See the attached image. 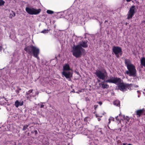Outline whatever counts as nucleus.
<instances>
[{"mask_svg": "<svg viewBox=\"0 0 145 145\" xmlns=\"http://www.w3.org/2000/svg\"><path fill=\"white\" fill-rule=\"evenodd\" d=\"M128 70L126 71V73L130 76L137 77V71L135 66L132 64L130 60L127 59H124Z\"/></svg>", "mask_w": 145, "mask_h": 145, "instance_id": "f257e3e1", "label": "nucleus"}, {"mask_svg": "<svg viewBox=\"0 0 145 145\" xmlns=\"http://www.w3.org/2000/svg\"><path fill=\"white\" fill-rule=\"evenodd\" d=\"M24 50L30 55H33V56L39 59L38 56L39 54L40 50L39 48L32 45L25 47Z\"/></svg>", "mask_w": 145, "mask_h": 145, "instance_id": "f03ea898", "label": "nucleus"}, {"mask_svg": "<svg viewBox=\"0 0 145 145\" xmlns=\"http://www.w3.org/2000/svg\"><path fill=\"white\" fill-rule=\"evenodd\" d=\"M72 49L71 52L73 56L77 58L80 57L82 54V42H80L78 45H74Z\"/></svg>", "mask_w": 145, "mask_h": 145, "instance_id": "7ed1b4c3", "label": "nucleus"}, {"mask_svg": "<svg viewBox=\"0 0 145 145\" xmlns=\"http://www.w3.org/2000/svg\"><path fill=\"white\" fill-rule=\"evenodd\" d=\"M95 74L96 76L100 79L105 81V79L107 78L108 74L106 71L105 69H103L102 71H96Z\"/></svg>", "mask_w": 145, "mask_h": 145, "instance_id": "20e7f679", "label": "nucleus"}, {"mask_svg": "<svg viewBox=\"0 0 145 145\" xmlns=\"http://www.w3.org/2000/svg\"><path fill=\"white\" fill-rule=\"evenodd\" d=\"M25 10L26 12L30 15L38 14L41 11L40 9H36L34 8H30L28 7H26Z\"/></svg>", "mask_w": 145, "mask_h": 145, "instance_id": "39448f33", "label": "nucleus"}, {"mask_svg": "<svg viewBox=\"0 0 145 145\" xmlns=\"http://www.w3.org/2000/svg\"><path fill=\"white\" fill-rule=\"evenodd\" d=\"M120 81L121 78L111 76L109 78L108 80L104 81V82L114 83L117 85L118 83L120 82Z\"/></svg>", "mask_w": 145, "mask_h": 145, "instance_id": "423d86ee", "label": "nucleus"}, {"mask_svg": "<svg viewBox=\"0 0 145 145\" xmlns=\"http://www.w3.org/2000/svg\"><path fill=\"white\" fill-rule=\"evenodd\" d=\"M136 9L134 6H132L130 8L127 14V19H131L136 12Z\"/></svg>", "mask_w": 145, "mask_h": 145, "instance_id": "0eeeda50", "label": "nucleus"}, {"mask_svg": "<svg viewBox=\"0 0 145 145\" xmlns=\"http://www.w3.org/2000/svg\"><path fill=\"white\" fill-rule=\"evenodd\" d=\"M112 51L117 57H119V54H120L121 56L122 55V49L120 47L115 46H113L112 48Z\"/></svg>", "mask_w": 145, "mask_h": 145, "instance_id": "6e6552de", "label": "nucleus"}, {"mask_svg": "<svg viewBox=\"0 0 145 145\" xmlns=\"http://www.w3.org/2000/svg\"><path fill=\"white\" fill-rule=\"evenodd\" d=\"M117 85H118V89L120 90L123 91H124L126 90L127 86L125 84L123 83L122 80L121 79L120 82L118 83Z\"/></svg>", "mask_w": 145, "mask_h": 145, "instance_id": "1a4fd4ad", "label": "nucleus"}, {"mask_svg": "<svg viewBox=\"0 0 145 145\" xmlns=\"http://www.w3.org/2000/svg\"><path fill=\"white\" fill-rule=\"evenodd\" d=\"M119 117H122L123 118V120L125 122V123H127L129 120V118L127 116H125L124 115H123L121 116V113H120V114H119L118 116H117L116 117V120L118 121L119 123H120L121 122V120L120 118H118Z\"/></svg>", "mask_w": 145, "mask_h": 145, "instance_id": "9d476101", "label": "nucleus"}, {"mask_svg": "<svg viewBox=\"0 0 145 145\" xmlns=\"http://www.w3.org/2000/svg\"><path fill=\"white\" fill-rule=\"evenodd\" d=\"M62 74L66 78H70L71 76V73L70 71H63Z\"/></svg>", "mask_w": 145, "mask_h": 145, "instance_id": "9b49d317", "label": "nucleus"}, {"mask_svg": "<svg viewBox=\"0 0 145 145\" xmlns=\"http://www.w3.org/2000/svg\"><path fill=\"white\" fill-rule=\"evenodd\" d=\"M24 104V102L22 101V102H20L18 100H16L15 103V105L17 108H18L20 106H22Z\"/></svg>", "mask_w": 145, "mask_h": 145, "instance_id": "f8f14e48", "label": "nucleus"}, {"mask_svg": "<svg viewBox=\"0 0 145 145\" xmlns=\"http://www.w3.org/2000/svg\"><path fill=\"white\" fill-rule=\"evenodd\" d=\"M145 110L144 109H142L138 110L136 112L138 116V117H139L141 115L143 114V113Z\"/></svg>", "mask_w": 145, "mask_h": 145, "instance_id": "ddd939ff", "label": "nucleus"}, {"mask_svg": "<svg viewBox=\"0 0 145 145\" xmlns=\"http://www.w3.org/2000/svg\"><path fill=\"white\" fill-rule=\"evenodd\" d=\"M70 70L69 65L68 64H66L63 67V71H66Z\"/></svg>", "mask_w": 145, "mask_h": 145, "instance_id": "4468645a", "label": "nucleus"}, {"mask_svg": "<svg viewBox=\"0 0 145 145\" xmlns=\"http://www.w3.org/2000/svg\"><path fill=\"white\" fill-rule=\"evenodd\" d=\"M140 63L141 65L145 67V58L144 57H141L140 59Z\"/></svg>", "mask_w": 145, "mask_h": 145, "instance_id": "2eb2a0df", "label": "nucleus"}, {"mask_svg": "<svg viewBox=\"0 0 145 145\" xmlns=\"http://www.w3.org/2000/svg\"><path fill=\"white\" fill-rule=\"evenodd\" d=\"M88 40H86L84 41H82V47L84 48H86L88 47V45L87 44Z\"/></svg>", "mask_w": 145, "mask_h": 145, "instance_id": "dca6fc26", "label": "nucleus"}, {"mask_svg": "<svg viewBox=\"0 0 145 145\" xmlns=\"http://www.w3.org/2000/svg\"><path fill=\"white\" fill-rule=\"evenodd\" d=\"M102 88L103 89L107 88L109 87V85L106 84H104L103 82L101 84Z\"/></svg>", "mask_w": 145, "mask_h": 145, "instance_id": "f3484780", "label": "nucleus"}, {"mask_svg": "<svg viewBox=\"0 0 145 145\" xmlns=\"http://www.w3.org/2000/svg\"><path fill=\"white\" fill-rule=\"evenodd\" d=\"M12 13H10L9 14V17L10 18L12 19L13 17L16 16L15 13L13 11H12Z\"/></svg>", "mask_w": 145, "mask_h": 145, "instance_id": "a211bd4d", "label": "nucleus"}, {"mask_svg": "<svg viewBox=\"0 0 145 145\" xmlns=\"http://www.w3.org/2000/svg\"><path fill=\"white\" fill-rule=\"evenodd\" d=\"M114 104L117 106H119L120 105V102L118 100H116L114 102Z\"/></svg>", "mask_w": 145, "mask_h": 145, "instance_id": "6ab92c4d", "label": "nucleus"}, {"mask_svg": "<svg viewBox=\"0 0 145 145\" xmlns=\"http://www.w3.org/2000/svg\"><path fill=\"white\" fill-rule=\"evenodd\" d=\"M31 123H29L28 125H24L23 126V128L22 129V130L25 131L27 129H27L29 125Z\"/></svg>", "mask_w": 145, "mask_h": 145, "instance_id": "aec40b11", "label": "nucleus"}, {"mask_svg": "<svg viewBox=\"0 0 145 145\" xmlns=\"http://www.w3.org/2000/svg\"><path fill=\"white\" fill-rule=\"evenodd\" d=\"M35 96V95L30 94L29 95H27V99L30 100L32 97H34Z\"/></svg>", "mask_w": 145, "mask_h": 145, "instance_id": "412c9836", "label": "nucleus"}, {"mask_svg": "<svg viewBox=\"0 0 145 145\" xmlns=\"http://www.w3.org/2000/svg\"><path fill=\"white\" fill-rule=\"evenodd\" d=\"M49 31V30H48V29H45L42 31L41 32V33H48Z\"/></svg>", "mask_w": 145, "mask_h": 145, "instance_id": "4be33fe9", "label": "nucleus"}, {"mask_svg": "<svg viewBox=\"0 0 145 145\" xmlns=\"http://www.w3.org/2000/svg\"><path fill=\"white\" fill-rule=\"evenodd\" d=\"M33 90L32 89H30L26 92V95H29L31 93H32Z\"/></svg>", "mask_w": 145, "mask_h": 145, "instance_id": "5701e85b", "label": "nucleus"}, {"mask_svg": "<svg viewBox=\"0 0 145 145\" xmlns=\"http://www.w3.org/2000/svg\"><path fill=\"white\" fill-rule=\"evenodd\" d=\"M5 2L3 0H0V7L4 5Z\"/></svg>", "mask_w": 145, "mask_h": 145, "instance_id": "b1692460", "label": "nucleus"}, {"mask_svg": "<svg viewBox=\"0 0 145 145\" xmlns=\"http://www.w3.org/2000/svg\"><path fill=\"white\" fill-rule=\"evenodd\" d=\"M108 120H109V122H108V124H109L110 123L111 121H114V118H113L112 117H111Z\"/></svg>", "mask_w": 145, "mask_h": 145, "instance_id": "393cba45", "label": "nucleus"}, {"mask_svg": "<svg viewBox=\"0 0 145 145\" xmlns=\"http://www.w3.org/2000/svg\"><path fill=\"white\" fill-rule=\"evenodd\" d=\"M46 12L49 14H52L54 13V12L50 10H48L46 11Z\"/></svg>", "mask_w": 145, "mask_h": 145, "instance_id": "a878e982", "label": "nucleus"}, {"mask_svg": "<svg viewBox=\"0 0 145 145\" xmlns=\"http://www.w3.org/2000/svg\"><path fill=\"white\" fill-rule=\"evenodd\" d=\"M90 118L89 117H86L84 119V121L86 122V123H87V122H88V121L90 120Z\"/></svg>", "mask_w": 145, "mask_h": 145, "instance_id": "bb28decb", "label": "nucleus"}, {"mask_svg": "<svg viewBox=\"0 0 145 145\" xmlns=\"http://www.w3.org/2000/svg\"><path fill=\"white\" fill-rule=\"evenodd\" d=\"M31 133H34L35 135H37L38 134V132L37 130H34L33 131H32Z\"/></svg>", "mask_w": 145, "mask_h": 145, "instance_id": "cd10ccee", "label": "nucleus"}, {"mask_svg": "<svg viewBox=\"0 0 145 145\" xmlns=\"http://www.w3.org/2000/svg\"><path fill=\"white\" fill-rule=\"evenodd\" d=\"M122 145H133L132 144H127V143H123L122 144Z\"/></svg>", "mask_w": 145, "mask_h": 145, "instance_id": "c85d7f7f", "label": "nucleus"}, {"mask_svg": "<svg viewBox=\"0 0 145 145\" xmlns=\"http://www.w3.org/2000/svg\"><path fill=\"white\" fill-rule=\"evenodd\" d=\"M89 35V34L87 33H86L85 34V38H87V37L88 35Z\"/></svg>", "mask_w": 145, "mask_h": 145, "instance_id": "c756f323", "label": "nucleus"}, {"mask_svg": "<svg viewBox=\"0 0 145 145\" xmlns=\"http://www.w3.org/2000/svg\"><path fill=\"white\" fill-rule=\"evenodd\" d=\"M44 105L42 104L40 105V107L41 108H43L44 107Z\"/></svg>", "mask_w": 145, "mask_h": 145, "instance_id": "7c9ffc66", "label": "nucleus"}, {"mask_svg": "<svg viewBox=\"0 0 145 145\" xmlns=\"http://www.w3.org/2000/svg\"><path fill=\"white\" fill-rule=\"evenodd\" d=\"M98 106V105H95L94 106V107L95 109H96V108Z\"/></svg>", "mask_w": 145, "mask_h": 145, "instance_id": "2f4dec72", "label": "nucleus"}, {"mask_svg": "<svg viewBox=\"0 0 145 145\" xmlns=\"http://www.w3.org/2000/svg\"><path fill=\"white\" fill-rule=\"evenodd\" d=\"M2 48L3 47L2 46H0V52L1 51L2 49Z\"/></svg>", "mask_w": 145, "mask_h": 145, "instance_id": "473e14b6", "label": "nucleus"}, {"mask_svg": "<svg viewBox=\"0 0 145 145\" xmlns=\"http://www.w3.org/2000/svg\"><path fill=\"white\" fill-rule=\"evenodd\" d=\"M82 54H83V53L84 52H85V50H84V49H83L82 48Z\"/></svg>", "mask_w": 145, "mask_h": 145, "instance_id": "72a5a7b5", "label": "nucleus"}, {"mask_svg": "<svg viewBox=\"0 0 145 145\" xmlns=\"http://www.w3.org/2000/svg\"><path fill=\"white\" fill-rule=\"evenodd\" d=\"M99 103L100 105H101L102 104V103L101 102H99Z\"/></svg>", "mask_w": 145, "mask_h": 145, "instance_id": "f704fd0d", "label": "nucleus"}, {"mask_svg": "<svg viewBox=\"0 0 145 145\" xmlns=\"http://www.w3.org/2000/svg\"><path fill=\"white\" fill-rule=\"evenodd\" d=\"M27 135H28V136H30V134L29 133H27Z\"/></svg>", "mask_w": 145, "mask_h": 145, "instance_id": "c9c22d12", "label": "nucleus"}, {"mask_svg": "<svg viewBox=\"0 0 145 145\" xmlns=\"http://www.w3.org/2000/svg\"><path fill=\"white\" fill-rule=\"evenodd\" d=\"M97 119H98V121H100V120H101V119L99 118H97Z\"/></svg>", "mask_w": 145, "mask_h": 145, "instance_id": "e433bc0d", "label": "nucleus"}, {"mask_svg": "<svg viewBox=\"0 0 145 145\" xmlns=\"http://www.w3.org/2000/svg\"><path fill=\"white\" fill-rule=\"evenodd\" d=\"M131 0H126L127 2H129L131 1Z\"/></svg>", "mask_w": 145, "mask_h": 145, "instance_id": "4c0bfd02", "label": "nucleus"}, {"mask_svg": "<svg viewBox=\"0 0 145 145\" xmlns=\"http://www.w3.org/2000/svg\"><path fill=\"white\" fill-rule=\"evenodd\" d=\"M95 115H96V117H100V116H98L97 114H96Z\"/></svg>", "mask_w": 145, "mask_h": 145, "instance_id": "58836bf2", "label": "nucleus"}, {"mask_svg": "<svg viewBox=\"0 0 145 145\" xmlns=\"http://www.w3.org/2000/svg\"><path fill=\"white\" fill-rule=\"evenodd\" d=\"M108 22V21H107V20H105V23H106V22Z\"/></svg>", "mask_w": 145, "mask_h": 145, "instance_id": "ea45409f", "label": "nucleus"}, {"mask_svg": "<svg viewBox=\"0 0 145 145\" xmlns=\"http://www.w3.org/2000/svg\"><path fill=\"white\" fill-rule=\"evenodd\" d=\"M142 22L145 23V21H143Z\"/></svg>", "mask_w": 145, "mask_h": 145, "instance_id": "a19ab883", "label": "nucleus"}, {"mask_svg": "<svg viewBox=\"0 0 145 145\" xmlns=\"http://www.w3.org/2000/svg\"><path fill=\"white\" fill-rule=\"evenodd\" d=\"M31 123L30 124H31V123H34V124H35V123H34V122H33V123Z\"/></svg>", "mask_w": 145, "mask_h": 145, "instance_id": "79ce46f5", "label": "nucleus"}, {"mask_svg": "<svg viewBox=\"0 0 145 145\" xmlns=\"http://www.w3.org/2000/svg\"><path fill=\"white\" fill-rule=\"evenodd\" d=\"M98 82H100V80H98Z\"/></svg>", "mask_w": 145, "mask_h": 145, "instance_id": "37998d69", "label": "nucleus"}, {"mask_svg": "<svg viewBox=\"0 0 145 145\" xmlns=\"http://www.w3.org/2000/svg\"><path fill=\"white\" fill-rule=\"evenodd\" d=\"M136 87H138V86H136Z\"/></svg>", "mask_w": 145, "mask_h": 145, "instance_id": "c03bdc74", "label": "nucleus"}, {"mask_svg": "<svg viewBox=\"0 0 145 145\" xmlns=\"http://www.w3.org/2000/svg\"><path fill=\"white\" fill-rule=\"evenodd\" d=\"M137 91L138 92H139V91Z\"/></svg>", "mask_w": 145, "mask_h": 145, "instance_id": "a18cd8bd", "label": "nucleus"}]
</instances>
